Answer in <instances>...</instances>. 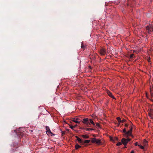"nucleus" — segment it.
<instances>
[{
	"label": "nucleus",
	"mask_w": 153,
	"mask_h": 153,
	"mask_svg": "<svg viewBox=\"0 0 153 153\" xmlns=\"http://www.w3.org/2000/svg\"><path fill=\"white\" fill-rule=\"evenodd\" d=\"M152 89H153V86H152V88H151V87L150 88V90H152Z\"/></svg>",
	"instance_id": "32"
},
{
	"label": "nucleus",
	"mask_w": 153,
	"mask_h": 153,
	"mask_svg": "<svg viewBox=\"0 0 153 153\" xmlns=\"http://www.w3.org/2000/svg\"><path fill=\"white\" fill-rule=\"evenodd\" d=\"M149 116L152 118H153V115L151 113H149Z\"/></svg>",
	"instance_id": "21"
},
{
	"label": "nucleus",
	"mask_w": 153,
	"mask_h": 153,
	"mask_svg": "<svg viewBox=\"0 0 153 153\" xmlns=\"http://www.w3.org/2000/svg\"><path fill=\"white\" fill-rule=\"evenodd\" d=\"M85 130L86 131H90V130H94L93 128H84Z\"/></svg>",
	"instance_id": "15"
},
{
	"label": "nucleus",
	"mask_w": 153,
	"mask_h": 153,
	"mask_svg": "<svg viewBox=\"0 0 153 153\" xmlns=\"http://www.w3.org/2000/svg\"><path fill=\"white\" fill-rule=\"evenodd\" d=\"M92 140H91V142L92 143H95L97 144L98 145H100V144H102V142L101 141V140H99L97 139L96 138H91Z\"/></svg>",
	"instance_id": "1"
},
{
	"label": "nucleus",
	"mask_w": 153,
	"mask_h": 153,
	"mask_svg": "<svg viewBox=\"0 0 153 153\" xmlns=\"http://www.w3.org/2000/svg\"><path fill=\"white\" fill-rule=\"evenodd\" d=\"M134 54H131L130 56V58L132 59L133 58Z\"/></svg>",
	"instance_id": "20"
},
{
	"label": "nucleus",
	"mask_w": 153,
	"mask_h": 153,
	"mask_svg": "<svg viewBox=\"0 0 153 153\" xmlns=\"http://www.w3.org/2000/svg\"><path fill=\"white\" fill-rule=\"evenodd\" d=\"M75 137L77 139L76 140L78 141V142L81 145H84V142L82 140L81 138H80L77 136H76Z\"/></svg>",
	"instance_id": "6"
},
{
	"label": "nucleus",
	"mask_w": 153,
	"mask_h": 153,
	"mask_svg": "<svg viewBox=\"0 0 153 153\" xmlns=\"http://www.w3.org/2000/svg\"><path fill=\"white\" fill-rule=\"evenodd\" d=\"M131 140V139L129 138L126 139L124 138H123L122 139V142L125 146H126L128 142Z\"/></svg>",
	"instance_id": "3"
},
{
	"label": "nucleus",
	"mask_w": 153,
	"mask_h": 153,
	"mask_svg": "<svg viewBox=\"0 0 153 153\" xmlns=\"http://www.w3.org/2000/svg\"><path fill=\"white\" fill-rule=\"evenodd\" d=\"M129 131L132 133V128H130V130Z\"/></svg>",
	"instance_id": "30"
},
{
	"label": "nucleus",
	"mask_w": 153,
	"mask_h": 153,
	"mask_svg": "<svg viewBox=\"0 0 153 153\" xmlns=\"http://www.w3.org/2000/svg\"><path fill=\"white\" fill-rule=\"evenodd\" d=\"M123 132L124 133V134H125L126 132V128H124L123 129Z\"/></svg>",
	"instance_id": "23"
},
{
	"label": "nucleus",
	"mask_w": 153,
	"mask_h": 153,
	"mask_svg": "<svg viewBox=\"0 0 153 153\" xmlns=\"http://www.w3.org/2000/svg\"><path fill=\"white\" fill-rule=\"evenodd\" d=\"M81 47L82 48H84L85 47V46L82 44V45L81 46Z\"/></svg>",
	"instance_id": "24"
},
{
	"label": "nucleus",
	"mask_w": 153,
	"mask_h": 153,
	"mask_svg": "<svg viewBox=\"0 0 153 153\" xmlns=\"http://www.w3.org/2000/svg\"><path fill=\"white\" fill-rule=\"evenodd\" d=\"M106 51L104 49L102 48L100 51V53L101 55H105L106 54Z\"/></svg>",
	"instance_id": "5"
},
{
	"label": "nucleus",
	"mask_w": 153,
	"mask_h": 153,
	"mask_svg": "<svg viewBox=\"0 0 153 153\" xmlns=\"http://www.w3.org/2000/svg\"><path fill=\"white\" fill-rule=\"evenodd\" d=\"M134 144H135V146H138V145H138V143H137V142H136V143H135Z\"/></svg>",
	"instance_id": "28"
},
{
	"label": "nucleus",
	"mask_w": 153,
	"mask_h": 153,
	"mask_svg": "<svg viewBox=\"0 0 153 153\" xmlns=\"http://www.w3.org/2000/svg\"><path fill=\"white\" fill-rule=\"evenodd\" d=\"M152 101H153V100H152Z\"/></svg>",
	"instance_id": "35"
},
{
	"label": "nucleus",
	"mask_w": 153,
	"mask_h": 153,
	"mask_svg": "<svg viewBox=\"0 0 153 153\" xmlns=\"http://www.w3.org/2000/svg\"><path fill=\"white\" fill-rule=\"evenodd\" d=\"M146 28L149 33H150L152 32H153V27L152 25H149L147 26Z\"/></svg>",
	"instance_id": "2"
},
{
	"label": "nucleus",
	"mask_w": 153,
	"mask_h": 153,
	"mask_svg": "<svg viewBox=\"0 0 153 153\" xmlns=\"http://www.w3.org/2000/svg\"><path fill=\"white\" fill-rule=\"evenodd\" d=\"M131 132L128 131H126L125 134H124L125 136L128 137L129 136H131L132 137H134V136L131 134Z\"/></svg>",
	"instance_id": "7"
},
{
	"label": "nucleus",
	"mask_w": 153,
	"mask_h": 153,
	"mask_svg": "<svg viewBox=\"0 0 153 153\" xmlns=\"http://www.w3.org/2000/svg\"><path fill=\"white\" fill-rule=\"evenodd\" d=\"M143 144L144 146H146L147 144V141L146 140H144Z\"/></svg>",
	"instance_id": "13"
},
{
	"label": "nucleus",
	"mask_w": 153,
	"mask_h": 153,
	"mask_svg": "<svg viewBox=\"0 0 153 153\" xmlns=\"http://www.w3.org/2000/svg\"><path fill=\"white\" fill-rule=\"evenodd\" d=\"M73 119H76L77 120H78L79 119L78 118H74Z\"/></svg>",
	"instance_id": "31"
},
{
	"label": "nucleus",
	"mask_w": 153,
	"mask_h": 153,
	"mask_svg": "<svg viewBox=\"0 0 153 153\" xmlns=\"http://www.w3.org/2000/svg\"><path fill=\"white\" fill-rule=\"evenodd\" d=\"M90 125V123H91L92 124H93L94 125H95V123L92 120L90 119L89 121Z\"/></svg>",
	"instance_id": "14"
},
{
	"label": "nucleus",
	"mask_w": 153,
	"mask_h": 153,
	"mask_svg": "<svg viewBox=\"0 0 153 153\" xmlns=\"http://www.w3.org/2000/svg\"><path fill=\"white\" fill-rule=\"evenodd\" d=\"M70 127L73 130L74 126L72 125H70Z\"/></svg>",
	"instance_id": "25"
},
{
	"label": "nucleus",
	"mask_w": 153,
	"mask_h": 153,
	"mask_svg": "<svg viewBox=\"0 0 153 153\" xmlns=\"http://www.w3.org/2000/svg\"><path fill=\"white\" fill-rule=\"evenodd\" d=\"M72 121L75 123H78V124H79L80 123V122L79 121H77V120H76V119H73L72 120Z\"/></svg>",
	"instance_id": "16"
},
{
	"label": "nucleus",
	"mask_w": 153,
	"mask_h": 153,
	"mask_svg": "<svg viewBox=\"0 0 153 153\" xmlns=\"http://www.w3.org/2000/svg\"><path fill=\"white\" fill-rule=\"evenodd\" d=\"M126 120H125V119H123V120H121V122H122V123H124V122H125L126 121Z\"/></svg>",
	"instance_id": "26"
},
{
	"label": "nucleus",
	"mask_w": 153,
	"mask_h": 153,
	"mask_svg": "<svg viewBox=\"0 0 153 153\" xmlns=\"http://www.w3.org/2000/svg\"><path fill=\"white\" fill-rule=\"evenodd\" d=\"M126 148V146H125V148Z\"/></svg>",
	"instance_id": "36"
},
{
	"label": "nucleus",
	"mask_w": 153,
	"mask_h": 153,
	"mask_svg": "<svg viewBox=\"0 0 153 153\" xmlns=\"http://www.w3.org/2000/svg\"><path fill=\"white\" fill-rule=\"evenodd\" d=\"M77 126V125H75L74 126V127H76V126Z\"/></svg>",
	"instance_id": "34"
},
{
	"label": "nucleus",
	"mask_w": 153,
	"mask_h": 153,
	"mask_svg": "<svg viewBox=\"0 0 153 153\" xmlns=\"http://www.w3.org/2000/svg\"><path fill=\"white\" fill-rule=\"evenodd\" d=\"M138 146L140 147L141 149H143L144 148V147L143 146L140 145H138Z\"/></svg>",
	"instance_id": "22"
},
{
	"label": "nucleus",
	"mask_w": 153,
	"mask_h": 153,
	"mask_svg": "<svg viewBox=\"0 0 153 153\" xmlns=\"http://www.w3.org/2000/svg\"><path fill=\"white\" fill-rule=\"evenodd\" d=\"M81 147V146L79 145L77 143H76L75 146V148L76 149H77L79 148H80Z\"/></svg>",
	"instance_id": "10"
},
{
	"label": "nucleus",
	"mask_w": 153,
	"mask_h": 153,
	"mask_svg": "<svg viewBox=\"0 0 153 153\" xmlns=\"http://www.w3.org/2000/svg\"><path fill=\"white\" fill-rule=\"evenodd\" d=\"M81 136L82 137L85 139H87L89 137L88 136L86 135H82Z\"/></svg>",
	"instance_id": "12"
},
{
	"label": "nucleus",
	"mask_w": 153,
	"mask_h": 153,
	"mask_svg": "<svg viewBox=\"0 0 153 153\" xmlns=\"http://www.w3.org/2000/svg\"><path fill=\"white\" fill-rule=\"evenodd\" d=\"M107 94L108 96L110 97H111L114 99V96L112 95V94L110 91H108L107 92Z\"/></svg>",
	"instance_id": "9"
},
{
	"label": "nucleus",
	"mask_w": 153,
	"mask_h": 153,
	"mask_svg": "<svg viewBox=\"0 0 153 153\" xmlns=\"http://www.w3.org/2000/svg\"><path fill=\"white\" fill-rule=\"evenodd\" d=\"M110 140H111L113 141V142L115 141H118V138L117 137H115L114 138H110Z\"/></svg>",
	"instance_id": "11"
},
{
	"label": "nucleus",
	"mask_w": 153,
	"mask_h": 153,
	"mask_svg": "<svg viewBox=\"0 0 153 153\" xmlns=\"http://www.w3.org/2000/svg\"><path fill=\"white\" fill-rule=\"evenodd\" d=\"M117 119L119 122H121V119L120 117H117Z\"/></svg>",
	"instance_id": "19"
},
{
	"label": "nucleus",
	"mask_w": 153,
	"mask_h": 153,
	"mask_svg": "<svg viewBox=\"0 0 153 153\" xmlns=\"http://www.w3.org/2000/svg\"><path fill=\"white\" fill-rule=\"evenodd\" d=\"M128 126V125L127 124H125V126L126 127H127Z\"/></svg>",
	"instance_id": "29"
},
{
	"label": "nucleus",
	"mask_w": 153,
	"mask_h": 153,
	"mask_svg": "<svg viewBox=\"0 0 153 153\" xmlns=\"http://www.w3.org/2000/svg\"><path fill=\"white\" fill-rule=\"evenodd\" d=\"M82 122L83 123L87 125V127H89V126L88 125V124H90V123L89 121L88 120V118H86L84 119L83 120Z\"/></svg>",
	"instance_id": "4"
},
{
	"label": "nucleus",
	"mask_w": 153,
	"mask_h": 153,
	"mask_svg": "<svg viewBox=\"0 0 153 153\" xmlns=\"http://www.w3.org/2000/svg\"><path fill=\"white\" fill-rule=\"evenodd\" d=\"M90 140H85L84 141V143H88L90 142Z\"/></svg>",
	"instance_id": "17"
},
{
	"label": "nucleus",
	"mask_w": 153,
	"mask_h": 153,
	"mask_svg": "<svg viewBox=\"0 0 153 153\" xmlns=\"http://www.w3.org/2000/svg\"><path fill=\"white\" fill-rule=\"evenodd\" d=\"M131 153H134V151L133 150H132L131 152Z\"/></svg>",
	"instance_id": "33"
},
{
	"label": "nucleus",
	"mask_w": 153,
	"mask_h": 153,
	"mask_svg": "<svg viewBox=\"0 0 153 153\" xmlns=\"http://www.w3.org/2000/svg\"><path fill=\"white\" fill-rule=\"evenodd\" d=\"M96 124V126H98V127H99L100 126V124H99V123H97Z\"/></svg>",
	"instance_id": "27"
},
{
	"label": "nucleus",
	"mask_w": 153,
	"mask_h": 153,
	"mask_svg": "<svg viewBox=\"0 0 153 153\" xmlns=\"http://www.w3.org/2000/svg\"><path fill=\"white\" fill-rule=\"evenodd\" d=\"M46 129V132L48 133V134H52V133L51 131L49 128L48 126H46L45 127Z\"/></svg>",
	"instance_id": "8"
},
{
	"label": "nucleus",
	"mask_w": 153,
	"mask_h": 153,
	"mask_svg": "<svg viewBox=\"0 0 153 153\" xmlns=\"http://www.w3.org/2000/svg\"><path fill=\"white\" fill-rule=\"evenodd\" d=\"M122 144V142H118V143H117V144H116V145L117 146H120Z\"/></svg>",
	"instance_id": "18"
}]
</instances>
